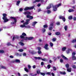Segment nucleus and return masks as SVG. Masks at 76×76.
Wrapping results in <instances>:
<instances>
[{
	"mask_svg": "<svg viewBox=\"0 0 76 76\" xmlns=\"http://www.w3.org/2000/svg\"><path fill=\"white\" fill-rule=\"evenodd\" d=\"M3 19L4 20V23H6V22H7L9 20V19H7L6 16H7V15L6 14H3Z\"/></svg>",
	"mask_w": 76,
	"mask_h": 76,
	"instance_id": "f257e3e1",
	"label": "nucleus"
},
{
	"mask_svg": "<svg viewBox=\"0 0 76 76\" xmlns=\"http://www.w3.org/2000/svg\"><path fill=\"white\" fill-rule=\"evenodd\" d=\"M30 21V20L29 19H26V22L23 23V25H22L20 26V27L21 28H25L26 26L25 25H28L29 24V22Z\"/></svg>",
	"mask_w": 76,
	"mask_h": 76,
	"instance_id": "f03ea898",
	"label": "nucleus"
},
{
	"mask_svg": "<svg viewBox=\"0 0 76 76\" xmlns=\"http://www.w3.org/2000/svg\"><path fill=\"white\" fill-rule=\"evenodd\" d=\"M61 4H58V5H55L54 6L53 5V6H52V7H53V11H56L57 10V8L58 7H59V6H61Z\"/></svg>",
	"mask_w": 76,
	"mask_h": 76,
	"instance_id": "7ed1b4c3",
	"label": "nucleus"
},
{
	"mask_svg": "<svg viewBox=\"0 0 76 76\" xmlns=\"http://www.w3.org/2000/svg\"><path fill=\"white\" fill-rule=\"evenodd\" d=\"M69 64H65V67L67 68V71L68 72H71V70H72V69L70 68L69 67Z\"/></svg>",
	"mask_w": 76,
	"mask_h": 76,
	"instance_id": "20e7f679",
	"label": "nucleus"
},
{
	"mask_svg": "<svg viewBox=\"0 0 76 76\" xmlns=\"http://www.w3.org/2000/svg\"><path fill=\"white\" fill-rule=\"evenodd\" d=\"M34 58L35 59V60H37V59H38V60H42V61H47V59L45 58H41V57H34Z\"/></svg>",
	"mask_w": 76,
	"mask_h": 76,
	"instance_id": "39448f33",
	"label": "nucleus"
},
{
	"mask_svg": "<svg viewBox=\"0 0 76 76\" xmlns=\"http://www.w3.org/2000/svg\"><path fill=\"white\" fill-rule=\"evenodd\" d=\"M34 6H32V7H26L24 9V10H29V9H34Z\"/></svg>",
	"mask_w": 76,
	"mask_h": 76,
	"instance_id": "423d86ee",
	"label": "nucleus"
},
{
	"mask_svg": "<svg viewBox=\"0 0 76 76\" xmlns=\"http://www.w3.org/2000/svg\"><path fill=\"white\" fill-rule=\"evenodd\" d=\"M22 35H21L20 36V38H23L24 39L25 38V39H26V37H24V36H26V34H25V33H22Z\"/></svg>",
	"mask_w": 76,
	"mask_h": 76,
	"instance_id": "0eeeda50",
	"label": "nucleus"
},
{
	"mask_svg": "<svg viewBox=\"0 0 76 76\" xmlns=\"http://www.w3.org/2000/svg\"><path fill=\"white\" fill-rule=\"evenodd\" d=\"M34 39V37H26V39L24 38V40H31V39Z\"/></svg>",
	"mask_w": 76,
	"mask_h": 76,
	"instance_id": "6e6552de",
	"label": "nucleus"
},
{
	"mask_svg": "<svg viewBox=\"0 0 76 76\" xmlns=\"http://www.w3.org/2000/svg\"><path fill=\"white\" fill-rule=\"evenodd\" d=\"M59 18L62 19L64 22H65L66 21V19L64 16H60L59 17Z\"/></svg>",
	"mask_w": 76,
	"mask_h": 76,
	"instance_id": "1a4fd4ad",
	"label": "nucleus"
},
{
	"mask_svg": "<svg viewBox=\"0 0 76 76\" xmlns=\"http://www.w3.org/2000/svg\"><path fill=\"white\" fill-rule=\"evenodd\" d=\"M39 1H41L42 3L44 1L43 0H35L33 2V3H36V2H39Z\"/></svg>",
	"mask_w": 76,
	"mask_h": 76,
	"instance_id": "9d476101",
	"label": "nucleus"
},
{
	"mask_svg": "<svg viewBox=\"0 0 76 76\" xmlns=\"http://www.w3.org/2000/svg\"><path fill=\"white\" fill-rule=\"evenodd\" d=\"M48 44H45V47H44V48H45V50H48L49 49V48H48Z\"/></svg>",
	"mask_w": 76,
	"mask_h": 76,
	"instance_id": "9b49d317",
	"label": "nucleus"
},
{
	"mask_svg": "<svg viewBox=\"0 0 76 76\" xmlns=\"http://www.w3.org/2000/svg\"><path fill=\"white\" fill-rule=\"evenodd\" d=\"M10 18L11 19H12L14 20V22H13V24H15V23L16 22V18L13 17H11Z\"/></svg>",
	"mask_w": 76,
	"mask_h": 76,
	"instance_id": "f8f14e48",
	"label": "nucleus"
},
{
	"mask_svg": "<svg viewBox=\"0 0 76 76\" xmlns=\"http://www.w3.org/2000/svg\"><path fill=\"white\" fill-rule=\"evenodd\" d=\"M70 51H72V49H68L66 51V53L67 54H69Z\"/></svg>",
	"mask_w": 76,
	"mask_h": 76,
	"instance_id": "ddd939ff",
	"label": "nucleus"
},
{
	"mask_svg": "<svg viewBox=\"0 0 76 76\" xmlns=\"http://www.w3.org/2000/svg\"><path fill=\"white\" fill-rule=\"evenodd\" d=\"M53 26V23L50 24V27H49V30L51 31V30H52V29H53V27H52Z\"/></svg>",
	"mask_w": 76,
	"mask_h": 76,
	"instance_id": "4468645a",
	"label": "nucleus"
},
{
	"mask_svg": "<svg viewBox=\"0 0 76 76\" xmlns=\"http://www.w3.org/2000/svg\"><path fill=\"white\" fill-rule=\"evenodd\" d=\"M61 56L62 57V58H64V59H65V60H68V58L66 57H65L64 56V55H61Z\"/></svg>",
	"mask_w": 76,
	"mask_h": 76,
	"instance_id": "2eb2a0df",
	"label": "nucleus"
},
{
	"mask_svg": "<svg viewBox=\"0 0 76 76\" xmlns=\"http://www.w3.org/2000/svg\"><path fill=\"white\" fill-rule=\"evenodd\" d=\"M52 6H53V5L52 4H50V6L47 7V9H50V8H51V7Z\"/></svg>",
	"mask_w": 76,
	"mask_h": 76,
	"instance_id": "dca6fc26",
	"label": "nucleus"
},
{
	"mask_svg": "<svg viewBox=\"0 0 76 76\" xmlns=\"http://www.w3.org/2000/svg\"><path fill=\"white\" fill-rule=\"evenodd\" d=\"M37 23L38 22L37 21H35L33 22L32 23V26H34L35 25V24H36V23Z\"/></svg>",
	"mask_w": 76,
	"mask_h": 76,
	"instance_id": "f3484780",
	"label": "nucleus"
},
{
	"mask_svg": "<svg viewBox=\"0 0 76 76\" xmlns=\"http://www.w3.org/2000/svg\"><path fill=\"white\" fill-rule=\"evenodd\" d=\"M18 38H19V37H18V36H16L14 37L13 38L12 41H14V40H15V38L18 39Z\"/></svg>",
	"mask_w": 76,
	"mask_h": 76,
	"instance_id": "a211bd4d",
	"label": "nucleus"
},
{
	"mask_svg": "<svg viewBox=\"0 0 76 76\" xmlns=\"http://www.w3.org/2000/svg\"><path fill=\"white\" fill-rule=\"evenodd\" d=\"M68 12H74V10L73 9H69L68 10Z\"/></svg>",
	"mask_w": 76,
	"mask_h": 76,
	"instance_id": "6ab92c4d",
	"label": "nucleus"
},
{
	"mask_svg": "<svg viewBox=\"0 0 76 76\" xmlns=\"http://www.w3.org/2000/svg\"><path fill=\"white\" fill-rule=\"evenodd\" d=\"M15 61L16 63H20V60L18 59H15Z\"/></svg>",
	"mask_w": 76,
	"mask_h": 76,
	"instance_id": "aec40b11",
	"label": "nucleus"
},
{
	"mask_svg": "<svg viewBox=\"0 0 76 76\" xmlns=\"http://www.w3.org/2000/svg\"><path fill=\"white\" fill-rule=\"evenodd\" d=\"M31 13L29 12H24V14H25V15H29V14H30Z\"/></svg>",
	"mask_w": 76,
	"mask_h": 76,
	"instance_id": "412c9836",
	"label": "nucleus"
},
{
	"mask_svg": "<svg viewBox=\"0 0 76 76\" xmlns=\"http://www.w3.org/2000/svg\"><path fill=\"white\" fill-rule=\"evenodd\" d=\"M72 58L73 60H75L76 59V57L75 56H72Z\"/></svg>",
	"mask_w": 76,
	"mask_h": 76,
	"instance_id": "4be33fe9",
	"label": "nucleus"
},
{
	"mask_svg": "<svg viewBox=\"0 0 76 76\" xmlns=\"http://www.w3.org/2000/svg\"><path fill=\"white\" fill-rule=\"evenodd\" d=\"M66 47H64L62 49V50L63 51H65L66 50Z\"/></svg>",
	"mask_w": 76,
	"mask_h": 76,
	"instance_id": "5701e85b",
	"label": "nucleus"
},
{
	"mask_svg": "<svg viewBox=\"0 0 76 76\" xmlns=\"http://www.w3.org/2000/svg\"><path fill=\"white\" fill-rule=\"evenodd\" d=\"M60 73L61 75H65V74H66V72H60Z\"/></svg>",
	"mask_w": 76,
	"mask_h": 76,
	"instance_id": "b1692460",
	"label": "nucleus"
},
{
	"mask_svg": "<svg viewBox=\"0 0 76 76\" xmlns=\"http://www.w3.org/2000/svg\"><path fill=\"white\" fill-rule=\"evenodd\" d=\"M20 1H17V6H19V3H20Z\"/></svg>",
	"mask_w": 76,
	"mask_h": 76,
	"instance_id": "393cba45",
	"label": "nucleus"
},
{
	"mask_svg": "<svg viewBox=\"0 0 76 76\" xmlns=\"http://www.w3.org/2000/svg\"><path fill=\"white\" fill-rule=\"evenodd\" d=\"M4 53V50H0V53Z\"/></svg>",
	"mask_w": 76,
	"mask_h": 76,
	"instance_id": "a878e982",
	"label": "nucleus"
},
{
	"mask_svg": "<svg viewBox=\"0 0 76 76\" xmlns=\"http://www.w3.org/2000/svg\"><path fill=\"white\" fill-rule=\"evenodd\" d=\"M19 43L20 45H22V46L24 45V43H23L22 42H20Z\"/></svg>",
	"mask_w": 76,
	"mask_h": 76,
	"instance_id": "bb28decb",
	"label": "nucleus"
},
{
	"mask_svg": "<svg viewBox=\"0 0 76 76\" xmlns=\"http://www.w3.org/2000/svg\"><path fill=\"white\" fill-rule=\"evenodd\" d=\"M56 35H59L60 34V33L59 32H57L56 33Z\"/></svg>",
	"mask_w": 76,
	"mask_h": 76,
	"instance_id": "cd10ccee",
	"label": "nucleus"
},
{
	"mask_svg": "<svg viewBox=\"0 0 76 76\" xmlns=\"http://www.w3.org/2000/svg\"><path fill=\"white\" fill-rule=\"evenodd\" d=\"M18 51L20 52H23V50L22 49H21L19 50Z\"/></svg>",
	"mask_w": 76,
	"mask_h": 76,
	"instance_id": "c85d7f7f",
	"label": "nucleus"
},
{
	"mask_svg": "<svg viewBox=\"0 0 76 76\" xmlns=\"http://www.w3.org/2000/svg\"><path fill=\"white\" fill-rule=\"evenodd\" d=\"M43 27L45 28H46L48 27V26H47V25H44L43 26Z\"/></svg>",
	"mask_w": 76,
	"mask_h": 76,
	"instance_id": "c756f323",
	"label": "nucleus"
},
{
	"mask_svg": "<svg viewBox=\"0 0 76 76\" xmlns=\"http://www.w3.org/2000/svg\"><path fill=\"white\" fill-rule=\"evenodd\" d=\"M31 16V15H26V18H30V16Z\"/></svg>",
	"mask_w": 76,
	"mask_h": 76,
	"instance_id": "7c9ffc66",
	"label": "nucleus"
},
{
	"mask_svg": "<svg viewBox=\"0 0 76 76\" xmlns=\"http://www.w3.org/2000/svg\"><path fill=\"white\" fill-rule=\"evenodd\" d=\"M24 70H25V71L26 72H28V69H27L26 68H24Z\"/></svg>",
	"mask_w": 76,
	"mask_h": 76,
	"instance_id": "2f4dec72",
	"label": "nucleus"
},
{
	"mask_svg": "<svg viewBox=\"0 0 76 76\" xmlns=\"http://www.w3.org/2000/svg\"><path fill=\"white\" fill-rule=\"evenodd\" d=\"M65 31H67V26H64V28Z\"/></svg>",
	"mask_w": 76,
	"mask_h": 76,
	"instance_id": "473e14b6",
	"label": "nucleus"
},
{
	"mask_svg": "<svg viewBox=\"0 0 76 76\" xmlns=\"http://www.w3.org/2000/svg\"><path fill=\"white\" fill-rule=\"evenodd\" d=\"M1 67L2 69H6V67L3 66H1Z\"/></svg>",
	"mask_w": 76,
	"mask_h": 76,
	"instance_id": "72a5a7b5",
	"label": "nucleus"
},
{
	"mask_svg": "<svg viewBox=\"0 0 76 76\" xmlns=\"http://www.w3.org/2000/svg\"><path fill=\"white\" fill-rule=\"evenodd\" d=\"M47 75H51V73L50 72H48L46 73Z\"/></svg>",
	"mask_w": 76,
	"mask_h": 76,
	"instance_id": "f704fd0d",
	"label": "nucleus"
},
{
	"mask_svg": "<svg viewBox=\"0 0 76 76\" xmlns=\"http://www.w3.org/2000/svg\"><path fill=\"white\" fill-rule=\"evenodd\" d=\"M76 42V39H74L72 41V43H74V42Z\"/></svg>",
	"mask_w": 76,
	"mask_h": 76,
	"instance_id": "c9c22d12",
	"label": "nucleus"
},
{
	"mask_svg": "<svg viewBox=\"0 0 76 76\" xmlns=\"http://www.w3.org/2000/svg\"><path fill=\"white\" fill-rule=\"evenodd\" d=\"M53 70H54V71L56 70V68L55 66H53Z\"/></svg>",
	"mask_w": 76,
	"mask_h": 76,
	"instance_id": "e433bc0d",
	"label": "nucleus"
},
{
	"mask_svg": "<svg viewBox=\"0 0 76 76\" xmlns=\"http://www.w3.org/2000/svg\"><path fill=\"white\" fill-rule=\"evenodd\" d=\"M50 67H51V66L50 65H48L47 66V68L48 69H50Z\"/></svg>",
	"mask_w": 76,
	"mask_h": 76,
	"instance_id": "4c0bfd02",
	"label": "nucleus"
},
{
	"mask_svg": "<svg viewBox=\"0 0 76 76\" xmlns=\"http://www.w3.org/2000/svg\"><path fill=\"white\" fill-rule=\"evenodd\" d=\"M25 28H31V27L29 26H26Z\"/></svg>",
	"mask_w": 76,
	"mask_h": 76,
	"instance_id": "58836bf2",
	"label": "nucleus"
},
{
	"mask_svg": "<svg viewBox=\"0 0 76 76\" xmlns=\"http://www.w3.org/2000/svg\"><path fill=\"white\" fill-rule=\"evenodd\" d=\"M45 31H46V30H45V28H43L42 29V31L43 32H45Z\"/></svg>",
	"mask_w": 76,
	"mask_h": 76,
	"instance_id": "ea45409f",
	"label": "nucleus"
},
{
	"mask_svg": "<svg viewBox=\"0 0 76 76\" xmlns=\"http://www.w3.org/2000/svg\"><path fill=\"white\" fill-rule=\"evenodd\" d=\"M36 53H37V52H34V51H32V52L31 53L32 54H36Z\"/></svg>",
	"mask_w": 76,
	"mask_h": 76,
	"instance_id": "a19ab883",
	"label": "nucleus"
},
{
	"mask_svg": "<svg viewBox=\"0 0 76 76\" xmlns=\"http://www.w3.org/2000/svg\"><path fill=\"white\" fill-rule=\"evenodd\" d=\"M47 13H48V14H49V13H51V11L50 10H48L47 11Z\"/></svg>",
	"mask_w": 76,
	"mask_h": 76,
	"instance_id": "79ce46f5",
	"label": "nucleus"
},
{
	"mask_svg": "<svg viewBox=\"0 0 76 76\" xmlns=\"http://www.w3.org/2000/svg\"><path fill=\"white\" fill-rule=\"evenodd\" d=\"M68 18H69V19H70V20L72 19V16H69V17Z\"/></svg>",
	"mask_w": 76,
	"mask_h": 76,
	"instance_id": "37998d69",
	"label": "nucleus"
},
{
	"mask_svg": "<svg viewBox=\"0 0 76 76\" xmlns=\"http://www.w3.org/2000/svg\"><path fill=\"white\" fill-rule=\"evenodd\" d=\"M56 38H53L52 39L53 41L54 42V41H56Z\"/></svg>",
	"mask_w": 76,
	"mask_h": 76,
	"instance_id": "c03bdc74",
	"label": "nucleus"
},
{
	"mask_svg": "<svg viewBox=\"0 0 76 76\" xmlns=\"http://www.w3.org/2000/svg\"><path fill=\"white\" fill-rule=\"evenodd\" d=\"M76 54V53L75 52H73L72 53V56H75V55Z\"/></svg>",
	"mask_w": 76,
	"mask_h": 76,
	"instance_id": "a18cd8bd",
	"label": "nucleus"
},
{
	"mask_svg": "<svg viewBox=\"0 0 76 76\" xmlns=\"http://www.w3.org/2000/svg\"><path fill=\"white\" fill-rule=\"evenodd\" d=\"M50 45L51 47H53V44L51 42L50 43Z\"/></svg>",
	"mask_w": 76,
	"mask_h": 76,
	"instance_id": "49530a36",
	"label": "nucleus"
},
{
	"mask_svg": "<svg viewBox=\"0 0 76 76\" xmlns=\"http://www.w3.org/2000/svg\"><path fill=\"white\" fill-rule=\"evenodd\" d=\"M33 16H30V18H29V19L30 20L32 19H33Z\"/></svg>",
	"mask_w": 76,
	"mask_h": 76,
	"instance_id": "de8ad7c7",
	"label": "nucleus"
},
{
	"mask_svg": "<svg viewBox=\"0 0 76 76\" xmlns=\"http://www.w3.org/2000/svg\"><path fill=\"white\" fill-rule=\"evenodd\" d=\"M37 53H38V54H41V53H42L41 51L40 50H39L37 52Z\"/></svg>",
	"mask_w": 76,
	"mask_h": 76,
	"instance_id": "09e8293b",
	"label": "nucleus"
},
{
	"mask_svg": "<svg viewBox=\"0 0 76 76\" xmlns=\"http://www.w3.org/2000/svg\"><path fill=\"white\" fill-rule=\"evenodd\" d=\"M23 56H26V53H23Z\"/></svg>",
	"mask_w": 76,
	"mask_h": 76,
	"instance_id": "8fccbe9b",
	"label": "nucleus"
},
{
	"mask_svg": "<svg viewBox=\"0 0 76 76\" xmlns=\"http://www.w3.org/2000/svg\"><path fill=\"white\" fill-rule=\"evenodd\" d=\"M60 61L61 63H63V60L62 59H61L60 60Z\"/></svg>",
	"mask_w": 76,
	"mask_h": 76,
	"instance_id": "3c124183",
	"label": "nucleus"
},
{
	"mask_svg": "<svg viewBox=\"0 0 76 76\" xmlns=\"http://www.w3.org/2000/svg\"><path fill=\"white\" fill-rule=\"evenodd\" d=\"M9 57L10 58H14V56H10Z\"/></svg>",
	"mask_w": 76,
	"mask_h": 76,
	"instance_id": "603ef678",
	"label": "nucleus"
},
{
	"mask_svg": "<svg viewBox=\"0 0 76 76\" xmlns=\"http://www.w3.org/2000/svg\"><path fill=\"white\" fill-rule=\"evenodd\" d=\"M72 67L73 69H76V67L75 65H73L72 66Z\"/></svg>",
	"mask_w": 76,
	"mask_h": 76,
	"instance_id": "864d4df0",
	"label": "nucleus"
},
{
	"mask_svg": "<svg viewBox=\"0 0 76 76\" xmlns=\"http://www.w3.org/2000/svg\"><path fill=\"white\" fill-rule=\"evenodd\" d=\"M40 73V70H38L37 71V74H39Z\"/></svg>",
	"mask_w": 76,
	"mask_h": 76,
	"instance_id": "5fc2aeb1",
	"label": "nucleus"
},
{
	"mask_svg": "<svg viewBox=\"0 0 76 76\" xmlns=\"http://www.w3.org/2000/svg\"><path fill=\"white\" fill-rule=\"evenodd\" d=\"M37 49H38V50H39V51H40L41 49V48H40V47H38L37 48Z\"/></svg>",
	"mask_w": 76,
	"mask_h": 76,
	"instance_id": "6e6d98bb",
	"label": "nucleus"
},
{
	"mask_svg": "<svg viewBox=\"0 0 76 76\" xmlns=\"http://www.w3.org/2000/svg\"><path fill=\"white\" fill-rule=\"evenodd\" d=\"M41 74L43 76H44L45 75V73H42L41 72Z\"/></svg>",
	"mask_w": 76,
	"mask_h": 76,
	"instance_id": "4d7b16f0",
	"label": "nucleus"
},
{
	"mask_svg": "<svg viewBox=\"0 0 76 76\" xmlns=\"http://www.w3.org/2000/svg\"><path fill=\"white\" fill-rule=\"evenodd\" d=\"M33 69H35V68H36V66L33 65Z\"/></svg>",
	"mask_w": 76,
	"mask_h": 76,
	"instance_id": "13d9d810",
	"label": "nucleus"
},
{
	"mask_svg": "<svg viewBox=\"0 0 76 76\" xmlns=\"http://www.w3.org/2000/svg\"><path fill=\"white\" fill-rule=\"evenodd\" d=\"M28 69H31V66L29 65H28Z\"/></svg>",
	"mask_w": 76,
	"mask_h": 76,
	"instance_id": "bf43d9fd",
	"label": "nucleus"
},
{
	"mask_svg": "<svg viewBox=\"0 0 76 76\" xmlns=\"http://www.w3.org/2000/svg\"><path fill=\"white\" fill-rule=\"evenodd\" d=\"M51 75H52V76H55L54 74L53 73H51Z\"/></svg>",
	"mask_w": 76,
	"mask_h": 76,
	"instance_id": "052dcab7",
	"label": "nucleus"
},
{
	"mask_svg": "<svg viewBox=\"0 0 76 76\" xmlns=\"http://www.w3.org/2000/svg\"><path fill=\"white\" fill-rule=\"evenodd\" d=\"M73 19L74 20H76V17H75L73 18Z\"/></svg>",
	"mask_w": 76,
	"mask_h": 76,
	"instance_id": "680f3d73",
	"label": "nucleus"
},
{
	"mask_svg": "<svg viewBox=\"0 0 76 76\" xmlns=\"http://www.w3.org/2000/svg\"><path fill=\"white\" fill-rule=\"evenodd\" d=\"M41 65H42V66H43V65H44V62H42L41 63Z\"/></svg>",
	"mask_w": 76,
	"mask_h": 76,
	"instance_id": "e2e57ef3",
	"label": "nucleus"
},
{
	"mask_svg": "<svg viewBox=\"0 0 76 76\" xmlns=\"http://www.w3.org/2000/svg\"><path fill=\"white\" fill-rule=\"evenodd\" d=\"M23 10H22V8H20L19 9V10L20 11V12H22V11Z\"/></svg>",
	"mask_w": 76,
	"mask_h": 76,
	"instance_id": "0e129e2a",
	"label": "nucleus"
},
{
	"mask_svg": "<svg viewBox=\"0 0 76 76\" xmlns=\"http://www.w3.org/2000/svg\"><path fill=\"white\" fill-rule=\"evenodd\" d=\"M56 24H57V25H60V22H57V23H56Z\"/></svg>",
	"mask_w": 76,
	"mask_h": 76,
	"instance_id": "69168bd1",
	"label": "nucleus"
},
{
	"mask_svg": "<svg viewBox=\"0 0 76 76\" xmlns=\"http://www.w3.org/2000/svg\"><path fill=\"white\" fill-rule=\"evenodd\" d=\"M7 45H11V44H10V43H8L7 44Z\"/></svg>",
	"mask_w": 76,
	"mask_h": 76,
	"instance_id": "338daca9",
	"label": "nucleus"
},
{
	"mask_svg": "<svg viewBox=\"0 0 76 76\" xmlns=\"http://www.w3.org/2000/svg\"><path fill=\"white\" fill-rule=\"evenodd\" d=\"M37 75V74H35L32 75V76H36Z\"/></svg>",
	"mask_w": 76,
	"mask_h": 76,
	"instance_id": "774afa93",
	"label": "nucleus"
}]
</instances>
